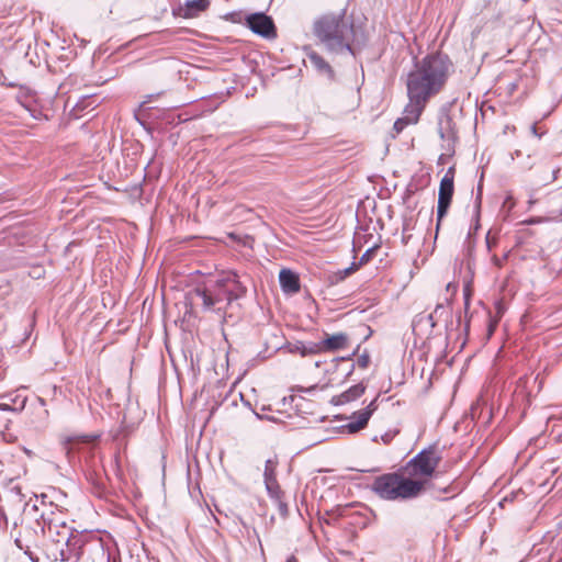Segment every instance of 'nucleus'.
<instances>
[{
    "instance_id": "f257e3e1",
    "label": "nucleus",
    "mask_w": 562,
    "mask_h": 562,
    "mask_svg": "<svg viewBox=\"0 0 562 562\" xmlns=\"http://www.w3.org/2000/svg\"><path fill=\"white\" fill-rule=\"evenodd\" d=\"M451 67L448 56L439 53L427 55L415 63L406 79L407 95L415 113L423 110L426 102L442 90Z\"/></svg>"
},
{
    "instance_id": "f03ea898",
    "label": "nucleus",
    "mask_w": 562,
    "mask_h": 562,
    "mask_svg": "<svg viewBox=\"0 0 562 562\" xmlns=\"http://www.w3.org/2000/svg\"><path fill=\"white\" fill-rule=\"evenodd\" d=\"M247 288L239 281L235 272L224 277L210 279L194 286L188 299L193 305H201L205 312L224 313L226 307L235 300L243 297Z\"/></svg>"
},
{
    "instance_id": "7ed1b4c3",
    "label": "nucleus",
    "mask_w": 562,
    "mask_h": 562,
    "mask_svg": "<svg viewBox=\"0 0 562 562\" xmlns=\"http://www.w3.org/2000/svg\"><path fill=\"white\" fill-rule=\"evenodd\" d=\"M314 34L328 52L355 55L352 44L356 38V30L353 21L347 19L345 10L324 14L315 20Z\"/></svg>"
},
{
    "instance_id": "20e7f679",
    "label": "nucleus",
    "mask_w": 562,
    "mask_h": 562,
    "mask_svg": "<svg viewBox=\"0 0 562 562\" xmlns=\"http://www.w3.org/2000/svg\"><path fill=\"white\" fill-rule=\"evenodd\" d=\"M424 490V482L407 479L398 473H386L376 476L372 491L386 501L409 499L418 496Z\"/></svg>"
},
{
    "instance_id": "39448f33",
    "label": "nucleus",
    "mask_w": 562,
    "mask_h": 562,
    "mask_svg": "<svg viewBox=\"0 0 562 562\" xmlns=\"http://www.w3.org/2000/svg\"><path fill=\"white\" fill-rule=\"evenodd\" d=\"M57 525L54 519L42 513L40 517L35 518L34 526L24 527L23 531L14 538L15 546L24 552L32 562H38V558L31 551L32 546H37L38 535H45L46 530L53 535V528Z\"/></svg>"
},
{
    "instance_id": "423d86ee",
    "label": "nucleus",
    "mask_w": 562,
    "mask_h": 562,
    "mask_svg": "<svg viewBox=\"0 0 562 562\" xmlns=\"http://www.w3.org/2000/svg\"><path fill=\"white\" fill-rule=\"evenodd\" d=\"M441 460V456L434 447L419 451L406 465V471L412 477H429L434 474Z\"/></svg>"
},
{
    "instance_id": "0eeeda50",
    "label": "nucleus",
    "mask_w": 562,
    "mask_h": 562,
    "mask_svg": "<svg viewBox=\"0 0 562 562\" xmlns=\"http://www.w3.org/2000/svg\"><path fill=\"white\" fill-rule=\"evenodd\" d=\"M1 504L11 517L13 529L23 524L22 514L27 509L29 502L25 501L20 487L9 488L1 497Z\"/></svg>"
},
{
    "instance_id": "6e6552de",
    "label": "nucleus",
    "mask_w": 562,
    "mask_h": 562,
    "mask_svg": "<svg viewBox=\"0 0 562 562\" xmlns=\"http://www.w3.org/2000/svg\"><path fill=\"white\" fill-rule=\"evenodd\" d=\"M454 170L450 167L442 177L438 192L437 205V231L439 229L442 218L447 215L454 192L453 186Z\"/></svg>"
},
{
    "instance_id": "1a4fd4ad",
    "label": "nucleus",
    "mask_w": 562,
    "mask_h": 562,
    "mask_svg": "<svg viewBox=\"0 0 562 562\" xmlns=\"http://www.w3.org/2000/svg\"><path fill=\"white\" fill-rule=\"evenodd\" d=\"M246 25L255 34L271 40L277 37V29L273 20L263 12L247 15Z\"/></svg>"
},
{
    "instance_id": "9d476101",
    "label": "nucleus",
    "mask_w": 562,
    "mask_h": 562,
    "mask_svg": "<svg viewBox=\"0 0 562 562\" xmlns=\"http://www.w3.org/2000/svg\"><path fill=\"white\" fill-rule=\"evenodd\" d=\"M378 398L379 395L366 408L355 412L349 417V422L344 426L349 434H356L368 425L370 417L378 408Z\"/></svg>"
},
{
    "instance_id": "9b49d317",
    "label": "nucleus",
    "mask_w": 562,
    "mask_h": 562,
    "mask_svg": "<svg viewBox=\"0 0 562 562\" xmlns=\"http://www.w3.org/2000/svg\"><path fill=\"white\" fill-rule=\"evenodd\" d=\"M56 528H53V532H55L57 538H53L57 544H64V547H76L78 543L77 537L74 536V529L67 526L65 522H56Z\"/></svg>"
},
{
    "instance_id": "f8f14e48",
    "label": "nucleus",
    "mask_w": 562,
    "mask_h": 562,
    "mask_svg": "<svg viewBox=\"0 0 562 562\" xmlns=\"http://www.w3.org/2000/svg\"><path fill=\"white\" fill-rule=\"evenodd\" d=\"M279 282L285 294H295L300 291L299 276L290 269H282L280 271Z\"/></svg>"
},
{
    "instance_id": "ddd939ff",
    "label": "nucleus",
    "mask_w": 562,
    "mask_h": 562,
    "mask_svg": "<svg viewBox=\"0 0 562 562\" xmlns=\"http://www.w3.org/2000/svg\"><path fill=\"white\" fill-rule=\"evenodd\" d=\"M348 341V336L344 333H337L330 336H327L322 341H318L319 351H337L342 349Z\"/></svg>"
},
{
    "instance_id": "4468645a",
    "label": "nucleus",
    "mask_w": 562,
    "mask_h": 562,
    "mask_svg": "<svg viewBox=\"0 0 562 562\" xmlns=\"http://www.w3.org/2000/svg\"><path fill=\"white\" fill-rule=\"evenodd\" d=\"M366 391V385L363 383H358L352 385L344 393L333 397V403L336 405H344L349 402H353L358 400Z\"/></svg>"
},
{
    "instance_id": "2eb2a0df",
    "label": "nucleus",
    "mask_w": 562,
    "mask_h": 562,
    "mask_svg": "<svg viewBox=\"0 0 562 562\" xmlns=\"http://www.w3.org/2000/svg\"><path fill=\"white\" fill-rule=\"evenodd\" d=\"M210 5V0H188L186 8H180L179 14L186 19L194 18L200 12L206 10Z\"/></svg>"
},
{
    "instance_id": "dca6fc26",
    "label": "nucleus",
    "mask_w": 562,
    "mask_h": 562,
    "mask_svg": "<svg viewBox=\"0 0 562 562\" xmlns=\"http://www.w3.org/2000/svg\"><path fill=\"white\" fill-rule=\"evenodd\" d=\"M308 60L311 65L323 76H326L328 79H334V70L330 65L317 53L311 52L308 55Z\"/></svg>"
},
{
    "instance_id": "f3484780",
    "label": "nucleus",
    "mask_w": 562,
    "mask_h": 562,
    "mask_svg": "<svg viewBox=\"0 0 562 562\" xmlns=\"http://www.w3.org/2000/svg\"><path fill=\"white\" fill-rule=\"evenodd\" d=\"M414 110L413 103L409 101L408 105L405 108V116L397 119L393 125V128L397 134L401 133L408 124L416 123L418 121L423 110H419L418 113H415Z\"/></svg>"
},
{
    "instance_id": "a211bd4d",
    "label": "nucleus",
    "mask_w": 562,
    "mask_h": 562,
    "mask_svg": "<svg viewBox=\"0 0 562 562\" xmlns=\"http://www.w3.org/2000/svg\"><path fill=\"white\" fill-rule=\"evenodd\" d=\"M289 352L300 353L302 357L321 353L318 342L295 341L288 346Z\"/></svg>"
},
{
    "instance_id": "6ab92c4d",
    "label": "nucleus",
    "mask_w": 562,
    "mask_h": 562,
    "mask_svg": "<svg viewBox=\"0 0 562 562\" xmlns=\"http://www.w3.org/2000/svg\"><path fill=\"white\" fill-rule=\"evenodd\" d=\"M97 438H98V436H89V435L68 438L66 441V448H65L67 450V454H70L74 451L80 449V445L91 443Z\"/></svg>"
},
{
    "instance_id": "aec40b11",
    "label": "nucleus",
    "mask_w": 562,
    "mask_h": 562,
    "mask_svg": "<svg viewBox=\"0 0 562 562\" xmlns=\"http://www.w3.org/2000/svg\"><path fill=\"white\" fill-rule=\"evenodd\" d=\"M77 548H80L78 543L76 547H64V544H61V547L53 553L54 561L68 562Z\"/></svg>"
},
{
    "instance_id": "412c9836",
    "label": "nucleus",
    "mask_w": 562,
    "mask_h": 562,
    "mask_svg": "<svg viewBox=\"0 0 562 562\" xmlns=\"http://www.w3.org/2000/svg\"><path fill=\"white\" fill-rule=\"evenodd\" d=\"M358 268H359V265H357L356 262H352L348 268L337 271L331 277V282L336 283V282L345 280L349 274H351L352 272L358 270Z\"/></svg>"
},
{
    "instance_id": "4be33fe9",
    "label": "nucleus",
    "mask_w": 562,
    "mask_h": 562,
    "mask_svg": "<svg viewBox=\"0 0 562 562\" xmlns=\"http://www.w3.org/2000/svg\"><path fill=\"white\" fill-rule=\"evenodd\" d=\"M265 485H266V490H267L268 495L272 499L279 501V498H281L282 491L280 488V485H279L277 479L272 480V481H269V482H266Z\"/></svg>"
},
{
    "instance_id": "5701e85b",
    "label": "nucleus",
    "mask_w": 562,
    "mask_h": 562,
    "mask_svg": "<svg viewBox=\"0 0 562 562\" xmlns=\"http://www.w3.org/2000/svg\"><path fill=\"white\" fill-rule=\"evenodd\" d=\"M263 479L265 483L276 480V462L272 460H267L265 463V471H263Z\"/></svg>"
},
{
    "instance_id": "b1692460",
    "label": "nucleus",
    "mask_w": 562,
    "mask_h": 562,
    "mask_svg": "<svg viewBox=\"0 0 562 562\" xmlns=\"http://www.w3.org/2000/svg\"><path fill=\"white\" fill-rule=\"evenodd\" d=\"M446 312H447V307L443 304H438L436 306L435 311L427 316V319H428L430 326L435 327L436 326L435 317L441 316Z\"/></svg>"
},
{
    "instance_id": "393cba45",
    "label": "nucleus",
    "mask_w": 562,
    "mask_h": 562,
    "mask_svg": "<svg viewBox=\"0 0 562 562\" xmlns=\"http://www.w3.org/2000/svg\"><path fill=\"white\" fill-rule=\"evenodd\" d=\"M376 249H378V246H373V247L367 249L363 252V255L361 256V258H360V260H359V262L357 265H359V267H360L362 265L368 263L372 259V257H373V255H374Z\"/></svg>"
},
{
    "instance_id": "a878e982",
    "label": "nucleus",
    "mask_w": 562,
    "mask_h": 562,
    "mask_svg": "<svg viewBox=\"0 0 562 562\" xmlns=\"http://www.w3.org/2000/svg\"><path fill=\"white\" fill-rule=\"evenodd\" d=\"M451 120L449 116H446L443 120H440L439 122V134L442 139L450 138L449 134H446L443 125L446 124L447 127H450Z\"/></svg>"
},
{
    "instance_id": "bb28decb",
    "label": "nucleus",
    "mask_w": 562,
    "mask_h": 562,
    "mask_svg": "<svg viewBox=\"0 0 562 562\" xmlns=\"http://www.w3.org/2000/svg\"><path fill=\"white\" fill-rule=\"evenodd\" d=\"M22 105L31 114V116L35 120H41L43 116V113L36 109L35 106L31 105L30 103H22Z\"/></svg>"
},
{
    "instance_id": "cd10ccee",
    "label": "nucleus",
    "mask_w": 562,
    "mask_h": 562,
    "mask_svg": "<svg viewBox=\"0 0 562 562\" xmlns=\"http://www.w3.org/2000/svg\"><path fill=\"white\" fill-rule=\"evenodd\" d=\"M369 362H370V358L367 353L361 355L357 360L358 367L362 368V369H366L369 366Z\"/></svg>"
},
{
    "instance_id": "c85d7f7f",
    "label": "nucleus",
    "mask_w": 562,
    "mask_h": 562,
    "mask_svg": "<svg viewBox=\"0 0 562 562\" xmlns=\"http://www.w3.org/2000/svg\"><path fill=\"white\" fill-rule=\"evenodd\" d=\"M10 519H11L10 515L8 514V512H5V508L3 507V505L0 504V521L2 520L4 522V525L8 526Z\"/></svg>"
},
{
    "instance_id": "c756f323",
    "label": "nucleus",
    "mask_w": 562,
    "mask_h": 562,
    "mask_svg": "<svg viewBox=\"0 0 562 562\" xmlns=\"http://www.w3.org/2000/svg\"><path fill=\"white\" fill-rule=\"evenodd\" d=\"M515 205V202L513 200V196L512 195H507L504 203H503V206L504 207H507L508 211H510Z\"/></svg>"
},
{
    "instance_id": "7c9ffc66",
    "label": "nucleus",
    "mask_w": 562,
    "mask_h": 562,
    "mask_svg": "<svg viewBox=\"0 0 562 562\" xmlns=\"http://www.w3.org/2000/svg\"><path fill=\"white\" fill-rule=\"evenodd\" d=\"M278 503L279 512L282 516H285L288 514V506L285 503L279 498V501H276Z\"/></svg>"
},
{
    "instance_id": "2f4dec72",
    "label": "nucleus",
    "mask_w": 562,
    "mask_h": 562,
    "mask_svg": "<svg viewBox=\"0 0 562 562\" xmlns=\"http://www.w3.org/2000/svg\"><path fill=\"white\" fill-rule=\"evenodd\" d=\"M541 222H543V218H541V217H531V218L527 220L525 223L528 225H533V224H539Z\"/></svg>"
},
{
    "instance_id": "473e14b6",
    "label": "nucleus",
    "mask_w": 562,
    "mask_h": 562,
    "mask_svg": "<svg viewBox=\"0 0 562 562\" xmlns=\"http://www.w3.org/2000/svg\"><path fill=\"white\" fill-rule=\"evenodd\" d=\"M530 132L532 135H535L536 137L540 138L541 137V134L538 132V128L537 126L533 124L530 126Z\"/></svg>"
},
{
    "instance_id": "72a5a7b5",
    "label": "nucleus",
    "mask_w": 562,
    "mask_h": 562,
    "mask_svg": "<svg viewBox=\"0 0 562 562\" xmlns=\"http://www.w3.org/2000/svg\"><path fill=\"white\" fill-rule=\"evenodd\" d=\"M481 206V187L479 188V194L476 196V213L479 214Z\"/></svg>"
},
{
    "instance_id": "f704fd0d",
    "label": "nucleus",
    "mask_w": 562,
    "mask_h": 562,
    "mask_svg": "<svg viewBox=\"0 0 562 562\" xmlns=\"http://www.w3.org/2000/svg\"><path fill=\"white\" fill-rule=\"evenodd\" d=\"M469 302H470V293H469V290L465 289L464 290V303H465V306L469 305Z\"/></svg>"
},
{
    "instance_id": "c9c22d12",
    "label": "nucleus",
    "mask_w": 562,
    "mask_h": 562,
    "mask_svg": "<svg viewBox=\"0 0 562 562\" xmlns=\"http://www.w3.org/2000/svg\"><path fill=\"white\" fill-rule=\"evenodd\" d=\"M0 408H1L2 411H11V407H10L8 404H1V405H0Z\"/></svg>"
},
{
    "instance_id": "e433bc0d",
    "label": "nucleus",
    "mask_w": 562,
    "mask_h": 562,
    "mask_svg": "<svg viewBox=\"0 0 562 562\" xmlns=\"http://www.w3.org/2000/svg\"><path fill=\"white\" fill-rule=\"evenodd\" d=\"M38 402H40V404H41L42 406H45V405H46L45 400H44V398H42V397H38Z\"/></svg>"
},
{
    "instance_id": "4c0bfd02",
    "label": "nucleus",
    "mask_w": 562,
    "mask_h": 562,
    "mask_svg": "<svg viewBox=\"0 0 562 562\" xmlns=\"http://www.w3.org/2000/svg\"><path fill=\"white\" fill-rule=\"evenodd\" d=\"M286 562H297L296 559L294 557H290Z\"/></svg>"
},
{
    "instance_id": "58836bf2",
    "label": "nucleus",
    "mask_w": 562,
    "mask_h": 562,
    "mask_svg": "<svg viewBox=\"0 0 562 562\" xmlns=\"http://www.w3.org/2000/svg\"><path fill=\"white\" fill-rule=\"evenodd\" d=\"M559 171H560V169H559V168H557L555 170H553V179H555V178H557V173H558Z\"/></svg>"
},
{
    "instance_id": "ea45409f",
    "label": "nucleus",
    "mask_w": 562,
    "mask_h": 562,
    "mask_svg": "<svg viewBox=\"0 0 562 562\" xmlns=\"http://www.w3.org/2000/svg\"><path fill=\"white\" fill-rule=\"evenodd\" d=\"M32 510H34V512H37V510H38V508H37V505H36V504H34V505L32 506Z\"/></svg>"
},
{
    "instance_id": "a19ab883",
    "label": "nucleus",
    "mask_w": 562,
    "mask_h": 562,
    "mask_svg": "<svg viewBox=\"0 0 562 562\" xmlns=\"http://www.w3.org/2000/svg\"><path fill=\"white\" fill-rule=\"evenodd\" d=\"M255 416H256L258 419H261V418H262L258 413H255Z\"/></svg>"
},
{
    "instance_id": "79ce46f5",
    "label": "nucleus",
    "mask_w": 562,
    "mask_h": 562,
    "mask_svg": "<svg viewBox=\"0 0 562 562\" xmlns=\"http://www.w3.org/2000/svg\"><path fill=\"white\" fill-rule=\"evenodd\" d=\"M515 155H516V156H519V155H520V150H516V151H515Z\"/></svg>"
}]
</instances>
